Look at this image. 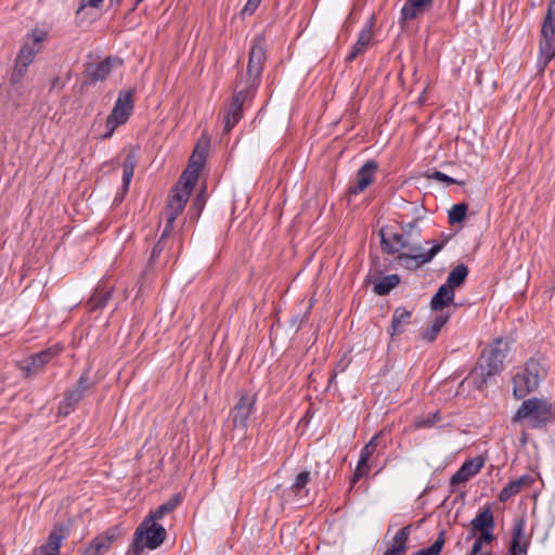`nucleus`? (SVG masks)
Wrapping results in <instances>:
<instances>
[{"label":"nucleus","mask_w":555,"mask_h":555,"mask_svg":"<svg viewBox=\"0 0 555 555\" xmlns=\"http://www.w3.org/2000/svg\"><path fill=\"white\" fill-rule=\"evenodd\" d=\"M509 346L511 343L507 338L500 337L490 346L488 353L482 354L485 363L476 365L467 377L475 388H485L494 376L502 372Z\"/></svg>","instance_id":"nucleus-1"},{"label":"nucleus","mask_w":555,"mask_h":555,"mask_svg":"<svg viewBox=\"0 0 555 555\" xmlns=\"http://www.w3.org/2000/svg\"><path fill=\"white\" fill-rule=\"evenodd\" d=\"M197 178L198 176H181L180 180L171 189L164 209L166 219L164 235H169L172 232L177 218L184 210L190 195L197 183Z\"/></svg>","instance_id":"nucleus-2"},{"label":"nucleus","mask_w":555,"mask_h":555,"mask_svg":"<svg viewBox=\"0 0 555 555\" xmlns=\"http://www.w3.org/2000/svg\"><path fill=\"white\" fill-rule=\"evenodd\" d=\"M266 41L262 36L251 40L246 70L241 72L236 78L237 87H244L257 92L261 83V75L266 63Z\"/></svg>","instance_id":"nucleus-3"},{"label":"nucleus","mask_w":555,"mask_h":555,"mask_svg":"<svg viewBox=\"0 0 555 555\" xmlns=\"http://www.w3.org/2000/svg\"><path fill=\"white\" fill-rule=\"evenodd\" d=\"M547 367L542 358H530L513 377V393L517 399H522L534 391L545 376Z\"/></svg>","instance_id":"nucleus-4"},{"label":"nucleus","mask_w":555,"mask_h":555,"mask_svg":"<svg viewBox=\"0 0 555 555\" xmlns=\"http://www.w3.org/2000/svg\"><path fill=\"white\" fill-rule=\"evenodd\" d=\"M555 57V0H551L541 28V40L537 66L544 72L548 63Z\"/></svg>","instance_id":"nucleus-5"},{"label":"nucleus","mask_w":555,"mask_h":555,"mask_svg":"<svg viewBox=\"0 0 555 555\" xmlns=\"http://www.w3.org/2000/svg\"><path fill=\"white\" fill-rule=\"evenodd\" d=\"M552 418V404L537 397L525 400L518 408L514 417L516 422L527 420L529 426L532 428H540L551 422Z\"/></svg>","instance_id":"nucleus-6"},{"label":"nucleus","mask_w":555,"mask_h":555,"mask_svg":"<svg viewBox=\"0 0 555 555\" xmlns=\"http://www.w3.org/2000/svg\"><path fill=\"white\" fill-rule=\"evenodd\" d=\"M256 402L257 396L255 393L238 392L237 401L230 410L233 430L243 439L248 435L249 421L256 411Z\"/></svg>","instance_id":"nucleus-7"},{"label":"nucleus","mask_w":555,"mask_h":555,"mask_svg":"<svg viewBox=\"0 0 555 555\" xmlns=\"http://www.w3.org/2000/svg\"><path fill=\"white\" fill-rule=\"evenodd\" d=\"M152 517H146L135 529L133 547L141 552L144 548L156 550L166 539L165 528Z\"/></svg>","instance_id":"nucleus-8"},{"label":"nucleus","mask_w":555,"mask_h":555,"mask_svg":"<svg viewBox=\"0 0 555 555\" xmlns=\"http://www.w3.org/2000/svg\"><path fill=\"white\" fill-rule=\"evenodd\" d=\"M134 107L133 90H122L118 93V98L114 107L106 119V132L102 134L103 140L109 139L115 130L125 125Z\"/></svg>","instance_id":"nucleus-9"},{"label":"nucleus","mask_w":555,"mask_h":555,"mask_svg":"<svg viewBox=\"0 0 555 555\" xmlns=\"http://www.w3.org/2000/svg\"><path fill=\"white\" fill-rule=\"evenodd\" d=\"M49 39V30L43 27H34L23 37L22 44L15 57L33 64L37 55L43 50Z\"/></svg>","instance_id":"nucleus-10"},{"label":"nucleus","mask_w":555,"mask_h":555,"mask_svg":"<svg viewBox=\"0 0 555 555\" xmlns=\"http://www.w3.org/2000/svg\"><path fill=\"white\" fill-rule=\"evenodd\" d=\"M256 92L246 89L244 87H237L235 83V90L232 98L229 100L225 106L224 115V132L231 131L235 125L243 117V106L245 102L251 101Z\"/></svg>","instance_id":"nucleus-11"},{"label":"nucleus","mask_w":555,"mask_h":555,"mask_svg":"<svg viewBox=\"0 0 555 555\" xmlns=\"http://www.w3.org/2000/svg\"><path fill=\"white\" fill-rule=\"evenodd\" d=\"M443 246L444 241L433 242V246L428 250L423 251L421 246L413 245L410 247L409 251H401L398 255V264L409 270H415L431 261V259L443 248Z\"/></svg>","instance_id":"nucleus-12"},{"label":"nucleus","mask_w":555,"mask_h":555,"mask_svg":"<svg viewBox=\"0 0 555 555\" xmlns=\"http://www.w3.org/2000/svg\"><path fill=\"white\" fill-rule=\"evenodd\" d=\"M63 350L64 347L61 344H55L21 361L18 367L26 377L37 375L43 371L48 363L57 358Z\"/></svg>","instance_id":"nucleus-13"},{"label":"nucleus","mask_w":555,"mask_h":555,"mask_svg":"<svg viewBox=\"0 0 555 555\" xmlns=\"http://www.w3.org/2000/svg\"><path fill=\"white\" fill-rule=\"evenodd\" d=\"M70 534V521L61 522L50 531L47 542L36 547L33 555H59L63 542Z\"/></svg>","instance_id":"nucleus-14"},{"label":"nucleus","mask_w":555,"mask_h":555,"mask_svg":"<svg viewBox=\"0 0 555 555\" xmlns=\"http://www.w3.org/2000/svg\"><path fill=\"white\" fill-rule=\"evenodd\" d=\"M210 150V137L204 131L197 140L193 153L189 159L188 167L182 173H199L207 160Z\"/></svg>","instance_id":"nucleus-15"},{"label":"nucleus","mask_w":555,"mask_h":555,"mask_svg":"<svg viewBox=\"0 0 555 555\" xmlns=\"http://www.w3.org/2000/svg\"><path fill=\"white\" fill-rule=\"evenodd\" d=\"M494 527L495 521L491 507H486L478 512L475 518L472 520V532L468 534L467 540L475 535L476 531H479L486 543H491L494 539Z\"/></svg>","instance_id":"nucleus-16"},{"label":"nucleus","mask_w":555,"mask_h":555,"mask_svg":"<svg viewBox=\"0 0 555 555\" xmlns=\"http://www.w3.org/2000/svg\"><path fill=\"white\" fill-rule=\"evenodd\" d=\"M122 61L119 57L107 56L105 60L91 63L87 66L85 70V76L88 82L95 83L98 81L105 80L113 68L121 66Z\"/></svg>","instance_id":"nucleus-17"},{"label":"nucleus","mask_w":555,"mask_h":555,"mask_svg":"<svg viewBox=\"0 0 555 555\" xmlns=\"http://www.w3.org/2000/svg\"><path fill=\"white\" fill-rule=\"evenodd\" d=\"M380 433L375 434L370 441L362 448L360 459L351 478V485L357 483L363 476L370 472L369 461L375 452Z\"/></svg>","instance_id":"nucleus-18"},{"label":"nucleus","mask_w":555,"mask_h":555,"mask_svg":"<svg viewBox=\"0 0 555 555\" xmlns=\"http://www.w3.org/2000/svg\"><path fill=\"white\" fill-rule=\"evenodd\" d=\"M483 466V461L479 457H474L465 461L455 474L452 475L450 483L452 486L466 482L472 477L477 475Z\"/></svg>","instance_id":"nucleus-19"},{"label":"nucleus","mask_w":555,"mask_h":555,"mask_svg":"<svg viewBox=\"0 0 555 555\" xmlns=\"http://www.w3.org/2000/svg\"><path fill=\"white\" fill-rule=\"evenodd\" d=\"M117 529L109 528L104 532L95 535L87 545L95 555H103L107 553L117 539Z\"/></svg>","instance_id":"nucleus-20"},{"label":"nucleus","mask_w":555,"mask_h":555,"mask_svg":"<svg viewBox=\"0 0 555 555\" xmlns=\"http://www.w3.org/2000/svg\"><path fill=\"white\" fill-rule=\"evenodd\" d=\"M529 542L525 535V521H516L512 532L509 553L512 555H527Z\"/></svg>","instance_id":"nucleus-21"},{"label":"nucleus","mask_w":555,"mask_h":555,"mask_svg":"<svg viewBox=\"0 0 555 555\" xmlns=\"http://www.w3.org/2000/svg\"><path fill=\"white\" fill-rule=\"evenodd\" d=\"M412 311L404 307L395 309L388 333L391 337L401 335L405 332L406 326L411 323Z\"/></svg>","instance_id":"nucleus-22"},{"label":"nucleus","mask_w":555,"mask_h":555,"mask_svg":"<svg viewBox=\"0 0 555 555\" xmlns=\"http://www.w3.org/2000/svg\"><path fill=\"white\" fill-rule=\"evenodd\" d=\"M373 38L372 25H366L359 34L358 40L352 46L351 51L346 56V62L354 61L359 55L363 54Z\"/></svg>","instance_id":"nucleus-23"},{"label":"nucleus","mask_w":555,"mask_h":555,"mask_svg":"<svg viewBox=\"0 0 555 555\" xmlns=\"http://www.w3.org/2000/svg\"><path fill=\"white\" fill-rule=\"evenodd\" d=\"M454 297V289L444 283L438 288L437 293L431 298L430 308L435 311H441L453 304Z\"/></svg>","instance_id":"nucleus-24"},{"label":"nucleus","mask_w":555,"mask_h":555,"mask_svg":"<svg viewBox=\"0 0 555 555\" xmlns=\"http://www.w3.org/2000/svg\"><path fill=\"white\" fill-rule=\"evenodd\" d=\"M382 246L383 249L389 254H396L401 251H409L410 245L408 238L403 234H393L390 237H385L382 235Z\"/></svg>","instance_id":"nucleus-25"},{"label":"nucleus","mask_w":555,"mask_h":555,"mask_svg":"<svg viewBox=\"0 0 555 555\" xmlns=\"http://www.w3.org/2000/svg\"><path fill=\"white\" fill-rule=\"evenodd\" d=\"M434 0H408L401 9V18L411 21L433 5Z\"/></svg>","instance_id":"nucleus-26"},{"label":"nucleus","mask_w":555,"mask_h":555,"mask_svg":"<svg viewBox=\"0 0 555 555\" xmlns=\"http://www.w3.org/2000/svg\"><path fill=\"white\" fill-rule=\"evenodd\" d=\"M410 532L411 526L401 528L393 537L390 547L383 555H404Z\"/></svg>","instance_id":"nucleus-27"},{"label":"nucleus","mask_w":555,"mask_h":555,"mask_svg":"<svg viewBox=\"0 0 555 555\" xmlns=\"http://www.w3.org/2000/svg\"><path fill=\"white\" fill-rule=\"evenodd\" d=\"M450 319L449 313H440L437 315L429 326H427L422 333L421 338L426 343H433L437 339L442 327L448 323Z\"/></svg>","instance_id":"nucleus-28"},{"label":"nucleus","mask_w":555,"mask_h":555,"mask_svg":"<svg viewBox=\"0 0 555 555\" xmlns=\"http://www.w3.org/2000/svg\"><path fill=\"white\" fill-rule=\"evenodd\" d=\"M311 480V474L309 470H302L298 473L294 481L289 488V491L294 494L296 498H307L309 495V490L307 489V485Z\"/></svg>","instance_id":"nucleus-29"},{"label":"nucleus","mask_w":555,"mask_h":555,"mask_svg":"<svg viewBox=\"0 0 555 555\" xmlns=\"http://www.w3.org/2000/svg\"><path fill=\"white\" fill-rule=\"evenodd\" d=\"M428 177L435 178L436 180L442 182L443 185H446V186H449L451 184H457V185L462 186L463 191L468 195H472L480 190V185L474 184L473 181H470L469 179L459 180V179H454L452 176H428Z\"/></svg>","instance_id":"nucleus-30"},{"label":"nucleus","mask_w":555,"mask_h":555,"mask_svg":"<svg viewBox=\"0 0 555 555\" xmlns=\"http://www.w3.org/2000/svg\"><path fill=\"white\" fill-rule=\"evenodd\" d=\"M82 398L81 390H76L75 388L67 390L64 399L60 402V413L68 415Z\"/></svg>","instance_id":"nucleus-31"},{"label":"nucleus","mask_w":555,"mask_h":555,"mask_svg":"<svg viewBox=\"0 0 555 555\" xmlns=\"http://www.w3.org/2000/svg\"><path fill=\"white\" fill-rule=\"evenodd\" d=\"M113 287L104 288L101 286H98L94 294L89 300V306L91 310L102 309L104 308L112 296Z\"/></svg>","instance_id":"nucleus-32"},{"label":"nucleus","mask_w":555,"mask_h":555,"mask_svg":"<svg viewBox=\"0 0 555 555\" xmlns=\"http://www.w3.org/2000/svg\"><path fill=\"white\" fill-rule=\"evenodd\" d=\"M400 283V278L398 274H389L382 278L375 285L374 292L384 296L387 295L391 289H393Z\"/></svg>","instance_id":"nucleus-33"},{"label":"nucleus","mask_w":555,"mask_h":555,"mask_svg":"<svg viewBox=\"0 0 555 555\" xmlns=\"http://www.w3.org/2000/svg\"><path fill=\"white\" fill-rule=\"evenodd\" d=\"M30 65H31L30 63L15 57L13 69L10 75V85H17V83L24 81L25 76L28 73V67Z\"/></svg>","instance_id":"nucleus-34"},{"label":"nucleus","mask_w":555,"mask_h":555,"mask_svg":"<svg viewBox=\"0 0 555 555\" xmlns=\"http://www.w3.org/2000/svg\"><path fill=\"white\" fill-rule=\"evenodd\" d=\"M468 269L464 264H459L448 275L447 285H450L451 288L459 287L467 278Z\"/></svg>","instance_id":"nucleus-35"},{"label":"nucleus","mask_w":555,"mask_h":555,"mask_svg":"<svg viewBox=\"0 0 555 555\" xmlns=\"http://www.w3.org/2000/svg\"><path fill=\"white\" fill-rule=\"evenodd\" d=\"M139 147H131L124 162H122V173H133L137 167V160L139 156Z\"/></svg>","instance_id":"nucleus-36"},{"label":"nucleus","mask_w":555,"mask_h":555,"mask_svg":"<svg viewBox=\"0 0 555 555\" xmlns=\"http://www.w3.org/2000/svg\"><path fill=\"white\" fill-rule=\"evenodd\" d=\"M180 503L179 498H172L169 501L159 505L153 513H151L150 517L154 519H162L166 514L173 511L178 504Z\"/></svg>","instance_id":"nucleus-37"},{"label":"nucleus","mask_w":555,"mask_h":555,"mask_svg":"<svg viewBox=\"0 0 555 555\" xmlns=\"http://www.w3.org/2000/svg\"><path fill=\"white\" fill-rule=\"evenodd\" d=\"M444 532L441 531L437 540L430 546L422 548L414 553L413 555H439L444 545Z\"/></svg>","instance_id":"nucleus-38"},{"label":"nucleus","mask_w":555,"mask_h":555,"mask_svg":"<svg viewBox=\"0 0 555 555\" xmlns=\"http://www.w3.org/2000/svg\"><path fill=\"white\" fill-rule=\"evenodd\" d=\"M27 93L28 87L24 83V81H22L17 85H10L8 95L12 101L18 104L22 100L26 98Z\"/></svg>","instance_id":"nucleus-39"},{"label":"nucleus","mask_w":555,"mask_h":555,"mask_svg":"<svg viewBox=\"0 0 555 555\" xmlns=\"http://www.w3.org/2000/svg\"><path fill=\"white\" fill-rule=\"evenodd\" d=\"M521 488L519 487V481H509L500 492L499 500L501 502L508 501L512 496L519 493Z\"/></svg>","instance_id":"nucleus-40"},{"label":"nucleus","mask_w":555,"mask_h":555,"mask_svg":"<svg viewBox=\"0 0 555 555\" xmlns=\"http://www.w3.org/2000/svg\"><path fill=\"white\" fill-rule=\"evenodd\" d=\"M466 211L467 206L465 204L453 205L451 210L449 211V221L451 223L463 221L466 216Z\"/></svg>","instance_id":"nucleus-41"},{"label":"nucleus","mask_w":555,"mask_h":555,"mask_svg":"<svg viewBox=\"0 0 555 555\" xmlns=\"http://www.w3.org/2000/svg\"><path fill=\"white\" fill-rule=\"evenodd\" d=\"M373 176H361L358 183L349 188V193L351 195H358L373 183Z\"/></svg>","instance_id":"nucleus-42"},{"label":"nucleus","mask_w":555,"mask_h":555,"mask_svg":"<svg viewBox=\"0 0 555 555\" xmlns=\"http://www.w3.org/2000/svg\"><path fill=\"white\" fill-rule=\"evenodd\" d=\"M440 416L438 414V412L427 416V417H420L416 420L415 422V426L418 427V428H425V427H431L434 426L436 423H438L440 421Z\"/></svg>","instance_id":"nucleus-43"},{"label":"nucleus","mask_w":555,"mask_h":555,"mask_svg":"<svg viewBox=\"0 0 555 555\" xmlns=\"http://www.w3.org/2000/svg\"><path fill=\"white\" fill-rule=\"evenodd\" d=\"M378 170V163L374 159H369L361 165L357 173H374Z\"/></svg>","instance_id":"nucleus-44"},{"label":"nucleus","mask_w":555,"mask_h":555,"mask_svg":"<svg viewBox=\"0 0 555 555\" xmlns=\"http://www.w3.org/2000/svg\"><path fill=\"white\" fill-rule=\"evenodd\" d=\"M262 0H247L246 4L242 9L243 15H251L260 5Z\"/></svg>","instance_id":"nucleus-45"},{"label":"nucleus","mask_w":555,"mask_h":555,"mask_svg":"<svg viewBox=\"0 0 555 555\" xmlns=\"http://www.w3.org/2000/svg\"><path fill=\"white\" fill-rule=\"evenodd\" d=\"M104 0H80L77 14H79L86 8H94L98 9L102 5Z\"/></svg>","instance_id":"nucleus-46"},{"label":"nucleus","mask_w":555,"mask_h":555,"mask_svg":"<svg viewBox=\"0 0 555 555\" xmlns=\"http://www.w3.org/2000/svg\"><path fill=\"white\" fill-rule=\"evenodd\" d=\"M167 236L168 235H164V232L162 233L160 238L158 240V242L155 244V246L152 249V255H151L152 259H154L160 255V253L164 249V241Z\"/></svg>","instance_id":"nucleus-47"},{"label":"nucleus","mask_w":555,"mask_h":555,"mask_svg":"<svg viewBox=\"0 0 555 555\" xmlns=\"http://www.w3.org/2000/svg\"><path fill=\"white\" fill-rule=\"evenodd\" d=\"M90 388V380L86 374H82L77 383L76 390H81V395H85V391Z\"/></svg>","instance_id":"nucleus-48"},{"label":"nucleus","mask_w":555,"mask_h":555,"mask_svg":"<svg viewBox=\"0 0 555 555\" xmlns=\"http://www.w3.org/2000/svg\"><path fill=\"white\" fill-rule=\"evenodd\" d=\"M205 202H206V198H205V192L203 191L201 194L197 195V197L195 198L194 203H193V207L198 211L201 212V210L203 209L204 205H205Z\"/></svg>","instance_id":"nucleus-49"},{"label":"nucleus","mask_w":555,"mask_h":555,"mask_svg":"<svg viewBox=\"0 0 555 555\" xmlns=\"http://www.w3.org/2000/svg\"><path fill=\"white\" fill-rule=\"evenodd\" d=\"M486 540L482 539V537L480 535L479 538H477L473 544V547L469 552L468 555H477L480 551H481V547H482V543H485Z\"/></svg>","instance_id":"nucleus-50"},{"label":"nucleus","mask_w":555,"mask_h":555,"mask_svg":"<svg viewBox=\"0 0 555 555\" xmlns=\"http://www.w3.org/2000/svg\"><path fill=\"white\" fill-rule=\"evenodd\" d=\"M514 481H519V487L529 486L532 481V478L529 475H522Z\"/></svg>","instance_id":"nucleus-51"},{"label":"nucleus","mask_w":555,"mask_h":555,"mask_svg":"<svg viewBox=\"0 0 555 555\" xmlns=\"http://www.w3.org/2000/svg\"><path fill=\"white\" fill-rule=\"evenodd\" d=\"M132 176H122V184H121V195H124L130 185Z\"/></svg>","instance_id":"nucleus-52"},{"label":"nucleus","mask_w":555,"mask_h":555,"mask_svg":"<svg viewBox=\"0 0 555 555\" xmlns=\"http://www.w3.org/2000/svg\"><path fill=\"white\" fill-rule=\"evenodd\" d=\"M79 555H95L90 548L86 546L83 551L79 553Z\"/></svg>","instance_id":"nucleus-53"},{"label":"nucleus","mask_w":555,"mask_h":555,"mask_svg":"<svg viewBox=\"0 0 555 555\" xmlns=\"http://www.w3.org/2000/svg\"><path fill=\"white\" fill-rule=\"evenodd\" d=\"M111 3H116V4H119L121 2V0H109Z\"/></svg>","instance_id":"nucleus-54"}]
</instances>
